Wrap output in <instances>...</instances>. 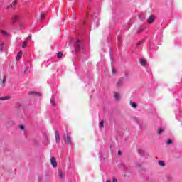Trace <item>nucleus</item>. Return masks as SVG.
Listing matches in <instances>:
<instances>
[{
  "label": "nucleus",
  "instance_id": "f257e3e1",
  "mask_svg": "<svg viewBox=\"0 0 182 182\" xmlns=\"http://www.w3.org/2000/svg\"><path fill=\"white\" fill-rule=\"evenodd\" d=\"M64 141H65V143H68V144H72V138L70 137L69 134L67 133L64 135Z\"/></svg>",
  "mask_w": 182,
  "mask_h": 182
},
{
  "label": "nucleus",
  "instance_id": "f03ea898",
  "mask_svg": "<svg viewBox=\"0 0 182 182\" xmlns=\"http://www.w3.org/2000/svg\"><path fill=\"white\" fill-rule=\"evenodd\" d=\"M28 95L29 96H36L37 97H40V96H42V94H41V92H39L31 91V92H28Z\"/></svg>",
  "mask_w": 182,
  "mask_h": 182
},
{
  "label": "nucleus",
  "instance_id": "7ed1b4c3",
  "mask_svg": "<svg viewBox=\"0 0 182 182\" xmlns=\"http://www.w3.org/2000/svg\"><path fill=\"white\" fill-rule=\"evenodd\" d=\"M58 176H59V180L63 181L64 178H65V174L61 171H58Z\"/></svg>",
  "mask_w": 182,
  "mask_h": 182
},
{
  "label": "nucleus",
  "instance_id": "20e7f679",
  "mask_svg": "<svg viewBox=\"0 0 182 182\" xmlns=\"http://www.w3.org/2000/svg\"><path fill=\"white\" fill-rule=\"evenodd\" d=\"M154 19H156V16L151 15L149 16V18H148V23L151 24L153 23V22H154Z\"/></svg>",
  "mask_w": 182,
  "mask_h": 182
},
{
  "label": "nucleus",
  "instance_id": "39448f33",
  "mask_svg": "<svg viewBox=\"0 0 182 182\" xmlns=\"http://www.w3.org/2000/svg\"><path fill=\"white\" fill-rule=\"evenodd\" d=\"M114 97L117 102H119V100H120V94H119V92H114Z\"/></svg>",
  "mask_w": 182,
  "mask_h": 182
},
{
  "label": "nucleus",
  "instance_id": "423d86ee",
  "mask_svg": "<svg viewBox=\"0 0 182 182\" xmlns=\"http://www.w3.org/2000/svg\"><path fill=\"white\" fill-rule=\"evenodd\" d=\"M19 19V16L17 14H14L11 16V21L13 22H16L17 20Z\"/></svg>",
  "mask_w": 182,
  "mask_h": 182
},
{
  "label": "nucleus",
  "instance_id": "0eeeda50",
  "mask_svg": "<svg viewBox=\"0 0 182 182\" xmlns=\"http://www.w3.org/2000/svg\"><path fill=\"white\" fill-rule=\"evenodd\" d=\"M79 46H80V40L77 41V43L75 44V50H77V51L79 50V49H80Z\"/></svg>",
  "mask_w": 182,
  "mask_h": 182
},
{
  "label": "nucleus",
  "instance_id": "6e6552de",
  "mask_svg": "<svg viewBox=\"0 0 182 182\" xmlns=\"http://www.w3.org/2000/svg\"><path fill=\"white\" fill-rule=\"evenodd\" d=\"M158 164L161 167L166 166V164L164 163V161H158Z\"/></svg>",
  "mask_w": 182,
  "mask_h": 182
},
{
  "label": "nucleus",
  "instance_id": "1a4fd4ad",
  "mask_svg": "<svg viewBox=\"0 0 182 182\" xmlns=\"http://www.w3.org/2000/svg\"><path fill=\"white\" fill-rule=\"evenodd\" d=\"M11 99V97L9 96H5V97H0V100H9Z\"/></svg>",
  "mask_w": 182,
  "mask_h": 182
},
{
  "label": "nucleus",
  "instance_id": "9d476101",
  "mask_svg": "<svg viewBox=\"0 0 182 182\" xmlns=\"http://www.w3.org/2000/svg\"><path fill=\"white\" fill-rule=\"evenodd\" d=\"M51 164L53 167H57L58 166V163L56 160H51Z\"/></svg>",
  "mask_w": 182,
  "mask_h": 182
},
{
  "label": "nucleus",
  "instance_id": "9b49d317",
  "mask_svg": "<svg viewBox=\"0 0 182 182\" xmlns=\"http://www.w3.org/2000/svg\"><path fill=\"white\" fill-rule=\"evenodd\" d=\"M60 139V135L59 134L58 132H55V140L58 141Z\"/></svg>",
  "mask_w": 182,
  "mask_h": 182
},
{
  "label": "nucleus",
  "instance_id": "f8f14e48",
  "mask_svg": "<svg viewBox=\"0 0 182 182\" xmlns=\"http://www.w3.org/2000/svg\"><path fill=\"white\" fill-rule=\"evenodd\" d=\"M62 56H63V53L60 51L57 54V58L58 59H62Z\"/></svg>",
  "mask_w": 182,
  "mask_h": 182
},
{
  "label": "nucleus",
  "instance_id": "ddd939ff",
  "mask_svg": "<svg viewBox=\"0 0 182 182\" xmlns=\"http://www.w3.org/2000/svg\"><path fill=\"white\" fill-rule=\"evenodd\" d=\"M140 64L141 66H146V65H147V61L146 60H141Z\"/></svg>",
  "mask_w": 182,
  "mask_h": 182
},
{
  "label": "nucleus",
  "instance_id": "4468645a",
  "mask_svg": "<svg viewBox=\"0 0 182 182\" xmlns=\"http://www.w3.org/2000/svg\"><path fill=\"white\" fill-rule=\"evenodd\" d=\"M123 85V80H119L117 83V87H120V86H122Z\"/></svg>",
  "mask_w": 182,
  "mask_h": 182
},
{
  "label": "nucleus",
  "instance_id": "2eb2a0df",
  "mask_svg": "<svg viewBox=\"0 0 182 182\" xmlns=\"http://www.w3.org/2000/svg\"><path fill=\"white\" fill-rule=\"evenodd\" d=\"M21 58H22V51H20L18 53L17 57H16L17 60H19V59H21Z\"/></svg>",
  "mask_w": 182,
  "mask_h": 182
},
{
  "label": "nucleus",
  "instance_id": "dca6fc26",
  "mask_svg": "<svg viewBox=\"0 0 182 182\" xmlns=\"http://www.w3.org/2000/svg\"><path fill=\"white\" fill-rule=\"evenodd\" d=\"M1 35H3V36H9L8 32H6V31L1 30Z\"/></svg>",
  "mask_w": 182,
  "mask_h": 182
},
{
  "label": "nucleus",
  "instance_id": "f3484780",
  "mask_svg": "<svg viewBox=\"0 0 182 182\" xmlns=\"http://www.w3.org/2000/svg\"><path fill=\"white\" fill-rule=\"evenodd\" d=\"M26 45H28V41L25 40L23 43L22 48H26Z\"/></svg>",
  "mask_w": 182,
  "mask_h": 182
},
{
  "label": "nucleus",
  "instance_id": "a211bd4d",
  "mask_svg": "<svg viewBox=\"0 0 182 182\" xmlns=\"http://www.w3.org/2000/svg\"><path fill=\"white\" fill-rule=\"evenodd\" d=\"M131 106L134 109H136V107H137V104L136 102H132V103H131Z\"/></svg>",
  "mask_w": 182,
  "mask_h": 182
},
{
  "label": "nucleus",
  "instance_id": "6ab92c4d",
  "mask_svg": "<svg viewBox=\"0 0 182 182\" xmlns=\"http://www.w3.org/2000/svg\"><path fill=\"white\" fill-rule=\"evenodd\" d=\"M100 127H102V128L105 127V122H104L103 121H101V122H100Z\"/></svg>",
  "mask_w": 182,
  "mask_h": 182
},
{
  "label": "nucleus",
  "instance_id": "aec40b11",
  "mask_svg": "<svg viewBox=\"0 0 182 182\" xmlns=\"http://www.w3.org/2000/svg\"><path fill=\"white\" fill-rule=\"evenodd\" d=\"M166 144H173V140L168 139V140L166 141Z\"/></svg>",
  "mask_w": 182,
  "mask_h": 182
},
{
  "label": "nucleus",
  "instance_id": "412c9836",
  "mask_svg": "<svg viewBox=\"0 0 182 182\" xmlns=\"http://www.w3.org/2000/svg\"><path fill=\"white\" fill-rule=\"evenodd\" d=\"M19 129H20L21 130H25V126H24V125H20V126H19Z\"/></svg>",
  "mask_w": 182,
  "mask_h": 182
},
{
  "label": "nucleus",
  "instance_id": "4be33fe9",
  "mask_svg": "<svg viewBox=\"0 0 182 182\" xmlns=\"http://www.w3.org/2000/svg\"><path fill=\"white\" fill-rule=\"evenodd\" d=\"M5 82H6V77H4L1 85H4V83H5Z\"/></svg>",
  "mask_w": 182,
  "mask_h": 182
},
{
  "label": "nucleus",
  "instance_id": "5701e85b",
  "mask_svg": "<svg viewBox=\"0 0 182 182\" xmlns=\"http://www.w3.org/2000/svg\"><path fill=\"white\" fill-rule=\"evenodd\" d=\"M157 133H158V134H162L163 133V129H159Z\"/></svg>",
  "mask_w": 182,
  "mask_h": 182
},
{
  "label": "nucleus",
  "instance_id": "b1692460",
  "mask_svg": "<svg viewBox=\"0 0 182 182\" xmlns=\"http://www.w3.org/2000/svg\"><path fill=\"white\" fill-rule=\"evenodd\" d=\"M18 1H16V0H14L13 2H12V4H11V5L13 6H14V5H16V3H17Z\"/></svg>",
  "mask_w": 182,
  "mask_h": 182
},
{
  "label": "nucleus",
  "instance_id": "393cba45",
  "mask_svg": "<svg viewBox=\"0 0 182 182\" xmlns=\"http://www.w3.org/2000/svg\"><path fill=\"white\" fill-rule=\"evenodd\" d=\"M31 38H32V36H29L26 38V41L28 42V41H29V39H31Z\"/></svg>",
  "mask_w": 182,
  "mask_h": 182
},
{
  "label": "nucleus",
  "instance_id": "a878e982",
  "mask_svg": "<svg viewBox=\"0 0 182 182\" xmlns=\"http://www.w3.org/2000/svg\"><path fill=\"white\" fill-rule=\"evenodd\" d=\"M9 8H14V6L12 4H10L9 6H8L7 9H9Z\"/></svg>",
  "mask_w": 182,
  "mask_h": 182
},
{
  "label": "nucleus",
  "instance_id": "bb28decb",
  "mask_svg": "<svg viewBox=\"0 0 182 182\" xmlns=\"http://www.w3.org/2000/svg\"><path fill=\"white\" fill-rule=\"evenodd\" d=\"M41 18V19H45V14H42Z\"/></svg>",
  "mask_w": 182,
  "mask_h": 182
},
{
  "label": "nucleus",
  "instance_id": "cd10ccee",
  "mask_svg": "<svg viewBox=\"0 0 182 182\" xmlns=\"http://www.w3.org/2000/svg\"><path fill=\"white\" fill-rule=\"evenodd\" d=\"M112 182H117V180L116 179V178H112Z\"/></svg>",
  "mask_w": 182,
  "mask_h": 182
},
{
  "label": "nucleus",
  "instance_id": "c85d7f7f",
  "mask_svg": "<svg viewBox=\"0 0 182 182\" xmlns=\"http://www.w3.org/2000/svg\"><path fill=\"white\" fill-rule=\"evenodd\" d=\"M118 156H122V151H118Z\"/></svg>",
  "mask_w": 182,
  "mask_h": 182
},
{
  "label": "nucleus",
  "instance_id": "c756f323",
  "mask_svg": "<svg viewBox=\"0 0 182 182\" xmlns=\"http://www.w3.org/2000/svg\"><path fill=\"white\" fill-rule=\"evenodd\" d=\"M50 160H56V158H55V156H53L50 159Z\"/></svg>",
  "mask_w": 182,
  "mask_h": 182
},
{
  "label": "nucleus",
  "instance_id": "7c9ffc66",
  "mask_svg": "<svg viewBox=\"0 0 182 182\" xmlns=\"http://www.w3.org/2000/svg\"><path fill=\"white\" fill-rule=\"evenodd\" d=\"M112 73H116V69H114V70H112Z\"/></svg>",
  "mask_w": 182,
  "mask_h": 182
},
{
  "label": "nucleus",
  "instance_id": "2f4dec72",
  "mask_svg": "<svg viewBox=\"0 0 182 182\" xmlns=\"http://www.w3.org/2000/svg\"><path fill=\"white\" fill-rule=\"evenodd\" d=\"M118 38H119V42H120V36H119Z\"/></svg>",
  "mask_w": 182,
  "mask_h": 182
},
{
  "label": "nucleus",
  "instance_id": "473e14b6",
  "mask_svg": "<svg viewBox=\"0 0 182 182\" xmlns=\"http://www.w3.org/2000/svg\"><path fill=\"white\" fill-rule=\"evenodd\" d=\"M106 182H111V181L107 180V181H106Z\"/></svg>",
  "mask_w": 182,
  "mask_h": 182
}]
</instances>
